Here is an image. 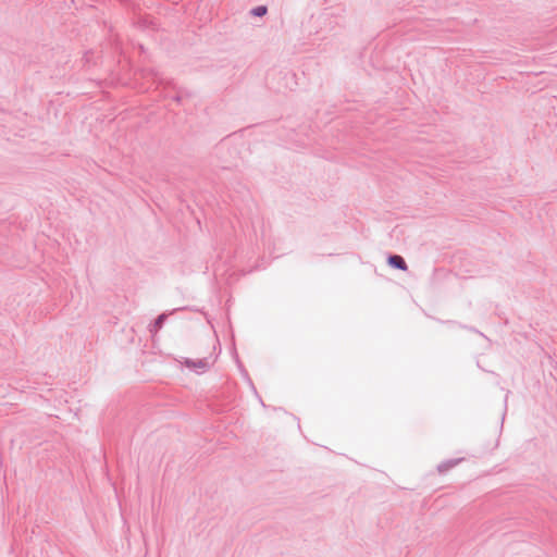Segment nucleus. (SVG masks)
<instances>
[{
    "label": "nucleus",
    "instance_id": "1",
    "mask_svg": "<svg viewBox=\"0 0 557 557\" xmlns=\"http://www.w3.org/2000/svg\"><path fill=\"white\" fill-rule=\"evenodd\" d=\"M188 369L195 371L200 374L206 372L212 364V361L209 358H202L198 360H193L189 358H185L183 362Z\"/></svg>",
    "mask_w": 557,
    "mask_h": 557
},
{
    "label": "nucleus",
    "instance_id": "2",
    "mask_svg": "<svg viewBox=\"0 0 557 557\" xmlns=\"http://www.w3.org/2000/svg\"><path fill=\"white\" fill-rule=\"evenodd\" d=\"M387 262H388V264L392 268H395V269H398V270H401V271H406L407 270L406 261H405V259L401 256L391 255L388 257V259H387Z\"/></svg>",
    "mask_w": 557,
    "mask_h": 557
},
{
    "label": "nucleus",
    "instance_id": "3",
    "mask_svg": "<svg viewBox=\"0 0 557 557\" xmlns=\"http://www.w3.org/2000/svg\"><path fill=\"white\" fill-rule=\"evenodd\" d=\"M168 319V313H161L158 318L149 325L150 333H157L164 324Z\"/></svg>",
    "mask_w": 557,
    "mask_h": 557
},
{
    "label": "nucleus",
    "instance_id": "4",
    "mask_svg": "<svg viewBox=\"0 0 557 557\" xmlns=\"http://www.w3.org/2000/svg\"><path fill=\"white\" fill-rule=\"evenodd\" d=\"M462 459L459 458V459H453V460H447L445 462H442L437 466V470L440 473H445L446 471H448L450 468L455 467L456 465H458Z\"/></svg>",
    "mask_w": 557,
    "mask_h": 557
},
{
    "label": "nucleus",
    "instance_id": "5",
    "mask_svg": "<svg viewBox=\"0 0 557 557\" xmlns=\"http://www.w3.org/2000/svg\"><path fill=\"white\" fill-rule=\"evenodd\" d=\"M267 7L264 5H259V7H256L255 9H252L251 13L255 15V16H263L267 14Z\"/></svg>",
    "mask_w": 557,
    "mask_h": 557
}]
</instances>
